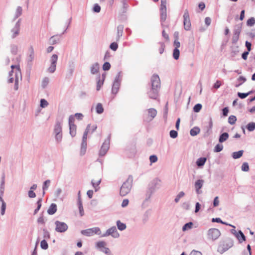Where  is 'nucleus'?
I'll return each mask as SVG.
<instances>
[{
    "instance_id": "1",
    "label": "nucleus",
    "mask_w": 255,
    "mask_h": 255,
    "mask_svg": "<svg viewBox=\"0 0 255 255\" xmlns=\"http://www.w3.org/2000/svg\"><path fill=\"white\" fill-rule=\"evenodd\" d=\"M11 71L9 73V79L8 80L9 83L15 82L14 89L17 90L18 88V81L19 78H21V72L20 70L19 66L18 65H11Z\"/></svg>"
},
{
    "instance_id": "2",
    "label": "nucleus",
    "mask_w": 255,
    "mask_h": 255,
    "mask_svg": "<svg viewBox=\"0 0 255 255\" xmlns=\"http://www.w3.org/2000/svg\"><path fill=\"white\" fill-rule=\"evenodd\" d=\"M132 187V181L128 179L122 185L121 190L120 194L121 196H125L127 195L130 191Z\"/></svg>"
},
{
    "instance_id": "3",
    "label": "nucleus",
    "mask_w": 255,
    "mask_h": 255,
    "mask_svg": "<svg viewBox=\"0 0 255 255\" xmlns=\"http://www.w3.org/2000/svg\"><path fill=\"white\" fill-rule=\"evenodd\" d=\"M167 0H161L160 8V18L162 21H165L167 17Z\"/></svg>"
},
{
    "instance_id": "4",
    "label": "nucleus",
    "mask_w": 255,
    "mask_h": 255,
    "mask_svg": "<svg viewBox=\"0 0 255 255\" xmlns=\"http://www.w3.org/2000/svg\"><path fill=\"white\" fill-rule=\"evenodd\" d=\"M81 234L86 236H92L95 234L101 235V232L99 228L95 227L82 230Z\"/></svg>"
},
{
    "instance_id": "5",
    "label": "nucleus",
    "mask_w": 255,
    "mask_h": 255,
    "mask_svg": "<svg viewBox=\"0 0 255 255\" xmlns=\"http://www.w3.org/2000/svg\"><path fill=\"white\" fill-rule=\"evenodd\" d=\"M184 18V27L186 30H190L191 28V22L189 17V14L187 10H186L183 15Z\"/></svg>"
},
{
    "instance_id": "6",
    "label": "nucleus",
    "mask_w": 255,
    "mask_h": 255,
    "mask_svg": "<svg viewBox=\"0 0 255 255\" xmlns=\"http://www.w3.org/2000/svg\"><path fill=\"white\" fill-rule=\"evenodd\" d=\"M55 224L56 225L55 230L58 232H64L67 230V225L63 222L56 221Z\"/></svg>"
},
{
    "instance_id": "7",
    "label": "nucleus",
    "mask_w": 255,
    "mask_h": 255,
    "mask_svg": "<svg viewBox=\"0 0 255 255\" xmlns=\"http://www.w3.org/2000/svg\"><path fill=\"white\" fill-rule=\"evenodd\" d=\"M111 235L113 237L116 238L119 237V234L118 233L117 230L115 227H113L108 229L106 233L103 235V237H106Z\"/></svg>"
},
{
    "instance_id": "8",
    "label": "nucleus",
    "mask_w": 255,
    "mask_h": 255,
    "mask_svg": "<svg viewBox=\"0 0 255 255\" xmlns=\"http://www.w3.org/2000/svg\"><path fill=\"white\" fill-rule=\"evenodd\" d=\"M151 87L160 88V80L159 76L157 75H153L151 78Z\"/></svg>"
},
{
    "instance_id": "9",
    "label": "nucleus",
    "mask_w": 255,
    "mask_h": 255,
    "mask_svg": "<svg viewBox=\"0 0 255 255\" xmlns=\"http://www.w3.org/2000/svg\"><path fill=\"white\" fill-rule=\"evenodd\" d=\"M208 235L209 238L215 240L220 236V232L217 229H211L208 231Z\"/></svg>"
},
{
    "instance_id": "10",
    "label": "nucleus",
    "mask_w": 255,
    "mask_h": 255,
    "mask_svg": "<svg viewBox=\"0 0 255 255\" xmlns=\"http://www.w3.org/2000/svg\"><path fill=\"white\" fill-rule=\"evenodd\" d=\"M109 148V142L105 141L102 144L99 151L101 156H104L106 154Z\"/></svg>"
},
{
    "instance_id": "11",
    "label": "nucleus",
    "mask_w": 255,
    "mask_h": 255,
    "mask_svg": "<svg viewBox=\"0 0 255 255\" xmlns=\"http://www.w3.org/2000/svg\"><path fill=\"white\" fill-rule=\"evenodd\" d=\"M157 111L155 109L153 108L149 109L147 111V120L149 121L152 120L155 117Z\"/></svg>"
},
{
    "instance_id": "12",
    "label": "nucleus",
    "mask_w": 255,
    "mask_h": 255,
    "mask_svg": "<svg viewBox=\"0 0 255 255\" xmlns=\"http://www.w3.org/2000/svg\"><path fill=\"white\" fill-rule=\"evenodd\" d=\"M159 90V88L151 87L148 92L149 97L151 99H156L158 97Z\"/></svg>"
},
{
    "instance_id": "13",
    "label": "nucleus",
    "mask_w": 255,
    "mask_h": 255,
    "mask_svg": "<svg viewBox=\"0 0 255 255\" xmlns=\"http://www.w3.org/2000/svg\"><path fill=\"white\" fill-rule=\"evenodd\" d=\"M234 245V241L232 239L227 238L224 245V252L232 248Z\"/></svg>"
},
{
    "instance_id": "14",
    "label": "nucleus",
    "mask_w": 255,
    "mask_h": 255,
    "mask_svg": "<svg viewBox=\"0 0 255 255\" xmlns=\"http://www.w3.org/2000/svg\"><path fill=\"white\" fill-rule=\"evenodd\" d=\"M240 243L246 241V237L241 231H239L235 236Z\"/></svg>"
},
{
    "instance_id": "15",
    "label": "nucleus",
    "mask_w": 255,
    "mask_h": 255,
    "mask_svg": "<svg viewBox=\"0 0 255 255\" xmlns=\"http://www.w3.org/2000/svg\"><path fill=\"white\" fill-rule=\"evenodd\" d=\"M57 211V206L55 204H52L47 210V213L49 215L54 214Z\"/></svg>"
},
{
    "instance_id": "16",
    "label": "nucleus",
    "mask_w": 255,
    "mask_h": 255,
    "mask_svg": "<svg viewBox=\"0 0 255 255\" xmlns=\"http://www.w3.org/2000/svg\"><path fill=\"white\" fill-rule=\"evenodd\" d=\"M78 197H79L78 205H79V212H80V215L81 216H82L84 214V211L83 207L82 206V201L80 199V191H79L78 193Z\"/></svg>"
},
{
    "instance_id": "17",
    "label": "nucleus",
    "mask_w": 255,
    "mask_h": 255,
    "mask_svg": "<svg viewBox=\"0 0 255 255\" xmlns=\"http://www.w3.org/2000/svg\"><path fill=\"white\" fill-rule=\"evenodd\" d=\"M203 183L204 181L203 180H198L195 182V187L198 193H199V190L202 188Z\"/></svg>"
},
{
    "instance_id": "18",
    "label": "nucleus",
    "mask_w": 255,
    "mask_h": 255,
    "mask_svg": "<svg viewBox=\"0 0 255 255\" xmlns=\"http://www.w3.org/2000/svg\"><path fill=\"white\" fill-rule=\"evenodd\" d=\"M246 81V78L243 76H240L237 80V82L235 85L236 87H239Z\"/></svg>"
},
{
    "instance_id": "19",
    "label": "nucleus",
    "mask_w": 255,
    "mask_h": 255,
    "mask_svg": "<svg viewBox=\"0 0 255 255\" xmlns=\"http://www.w3.org/2000/svg\"><path fill=\"white\" fill-rule=\"evenodd\" d=\"M101 183V179H98L97 180H92L91 183L93 187L95 188V191H97L99 188L98 186Z\"/></svg>"
},
{
    "instance_id": "20",
    "label": "nucleus",
    "mask_w": 255,
    "mask_h": 255,
    "mask_svg": "<svg viewBox=\"0 0 255 255\" xmlns=\"http://www.w3.org/2000/svg\"><path fill=\"white\" fill-rule=\"evenodd\" d=\"M206 160L207 158L206 157L199 158L196 161V164L199 167L202 166L204 165Z\"/></svg>"
},
{
    "instance_id": "21",
    "label": "nucleus",
    "mask_w": 255,
    "mask_h": 255,
    "mask_svg": "<svg viewBox=\"0 0 255 255\" xmlns=\"http://www.w3.org/2000/svg\"><path fill=\"white\" fill-rule=\"evenodd\" d=\"M120 88V84L118 83V82H115L113 84V87H112V93L113 94H116L119 89Z\"/></svg>"
},
{
    "instance_id": "22",
    "label": "nucleus",
    "mask_w": 255,
    "mask_h": 255,
    "mask_svg": "<svg viewBox=\"0 0 255 255\" xmlns=\"http://www.w3.org/2000/svg\"><path fill=\"white\" fill-rule=\"evenodd\" d=\"M99 66L98 63H95L91 67V72L92 74H95L98 72Z\"/></svg>"
},
{
    "instance_id": "23",
    "label": "nucleus",
    "mask_w": 255,
    "mask_h": 255,
    "mask_svg": "<svg viewBox=\"0 0 255 255\" xmlns=\"http://www.w3.org/2000/svg\"><path fill=\"white\" fill-rule=\"evenodd\" d=\"M87 143L85 141L82 142L80 151V155L82 156L85 154L86 151Z\"/></svg>"
},
{
    "instance_id": "24",
    "label": "nucleus",
    "mask_w": 255,
    "mask_h": 255,
    "mask_svg": "<svg viewBox=\"0 0 255 255\" xmlns=\"http://www.w3.org/2000/svg\"><path fill=\"white\" fill-rule=\"evenodd\" d=\"M244 151L243 150H239L237 152H234L233 153L232 156L234 159H238L241 157L243 154Z\"/></svg>"
},
{
    "instance_id": "25",
    "label": "nucleus",
    "mask_w": 255,
    "mask_h": 255,
    "mask_svg": "<svg viewBox=\"0 0 255 255\" xmlns=\"http://www.w3.org/2000/svg\"><path fill=\"white\" fill-rule=\"evenodd\" d=\"M0 204H1V215H3L4 214L5 209H6V204L0 197Z\"/></svg>"
},
{
    "instance_id": "26",
    "label": "nucleus",
    "mask_w": 255,
    "mask_h": 255,
    "mask_svg": "<svg viewBox=\"0 0 255 255\" xmlns=\"http://www.w3.org/2000/svg\"><path fill=\"white\" fill-rule=\"evenodd\" d=\"M19 25L18 24H16V26L12 29V35L11 36L12 38H14L15 36H16L19 34Z\"/></svg>"
},
{
    "instance_id": "27",
    "label": "nucleus",
    "mask_w": 255,
    "mask_h": 255,
    "mask_svg": "<svg viewBox=\"0 0 255 255\" xmlns=\"http://www.w3.org/2000/svg\"><path fill=\"white\" fill-rule=\"evenodd\" d=\"M70 133L72 136H74L76 134V126L75 125L69 126Z\"/></svg>"
},
{
    "instance_id": "28",
    "label": "nucleus",
    "mask_w": 255,
    "mask_h": 255,
    "mask_svg": "<svg viewBox=\"0 0 255 255\" xmlns=\"http://www.w3.org/2000/svg\"><path fill=\"white\" fill-rule=\"evenodd\" d=\"M54 132L55 133H60L62 132V128L60 123H56L54 128Z\"/></svg>"
},
{
    "instance_id": "29",
    "label": "nucleus",
    "mask_w": 255,
    "mask_h": 255,
    "mask_svg": "<svg viewBox=\"0 0 255 255\" xmlns=\"http://www.w3.org/2000/svg\"><path fill=\"white\" fill-rule=\"evenodd\" d=\"M246 127L249 131H253L255 129V123L251 122L247 125Z\"/></svg>"
},
{
    "instance_id": "30",
    "label": "nucleus",
    "mask_w": 255,
    "mask_h": 255,
    "mask_svg": "<svg viewBox=\"0 0 255 255\" xmlns=\"http://www.w3.org/2000/svg\"><path fill=\"white\" fill-rule=\"evenodd\" d=\"M117 225L119 230L123 231L126 228V225L125 224L122 223L120 221L117 222Z\"/></svg>"
},
{
    "instance_id": "31",
    "label": "nucleus",
    "mask_w": 255,
    "mask_h": 255,
    "mask_svg": "<svg viewBox=\"0 0 255 255\" xmlns=\"http://www.w3.org/2000/svg\"><path fill=\"white\" fill-rule=\"evenodd\" d=\"M128 7V4L126 2L125 0L122 1V7L121 8L120 11L121 13H125L127 11V8Z\"/></svg>"
},
{
    "instance_id": "32",
    "label": "nucleus",
    "mask_w": 255,
    "mask_h": 255,
    "mask_svg": "<svg viewBox=\"0 0 255 255\" xmlns=\"http://www.w3.org/2000/svg\"><path fill=\"white\" fill-rule=\"evenodd\" d=\"M200 129L198 128L194 127L190 130V134L192 136L196 135L200 132Z\"/></svg>"
},
{
    "instance_id": "33",
    "label": "nucleus",
    "mask_w": 255,
    "mask_h": 255,
    "mask_svg": "<svg viewBox=\"0 0 255 255\" xmlns=\"http://www.w3.org/2000/svg\"><path fill=\"white\" fill-rule=\"evenodd\" d=\"M96 110L97 113L102 114L104 111V109L101 103H98L96 107Z\"/></svg>"
},
{
    "instance_id": "34",
    "label": "nucleus",
    "mask_w": 255,
    "mask_h": 255,
    "mask_svg": "<svg viewBox=\"0 0 255 255\" xmlns=\"http://www.w3.org/2000/svg\"><path fill=\"white\" fill-rule=\"evenodd\" d=\"M104 80H101L100 77L99 76L98 78V80L97 82V90L99 91L100 90L101 87L103 85Z\"/></svg>"
},
{
    "instance_id": "35",
    "label": "nucleus",
    "mask_w": 255,
    "mask_h": 255,
    "mask_svg": "<svg viewBox=\"0 0 255 255\" xmlns=\"http://www.w3.org/2000/svg\"><path fill=\"white\" fill-rule=\"evenodd\" d=\"M237 121L236 117L233 115L230 116L228 118V122L230 124L233 125L235 124Z\"/></svg>"
},
{
    "instance_id": "36",
    "label": "nucleus",
    "mask_w": 255,
    "mask_h": 255,
    "mask_svg": "<svg viewBox=\"0 0 255 255\" xmlns=\"http://www.w3.org/2000/svg\"><path fill=\"white\" fill-rule=\"evenodd\" d=\"M193 223L192 222L188 223L183 227L182 230L183 231H185L186 230H189L192 228Z\"/></svg>"
},
{
    "instance_id": "37",
    "label": "nucleus",
    "mask_w": 255,
    "mask_h": 255,
    "mask_svg": "<svg viewBox=\"0 0 255 255\" xmlns=\"http://www.w3.org/2000/svg\"><path fill=\"white\" fill-rule=\"evenodd\" d=\"M106 245V244L104 241H100L97 242L96 244L97 247L100 249L101 250L105 248Z\"/></svg>"
},
{
    "instance_id": "38",
    "label": "nucleus",
    "mask_w": 255,
    "mask_h": 255,
    "mask_svg": "<svg viewBox=\"0 0 255 255\" xmlns=\"http://www.w3.org/2000/svg\"><path fill=\"white\" fill-rule=\"evenodd\" d=\"M180 52L178 49H174L173 53V56L176 60L178 59L179 57Z\"/></svg>"
},
{
    "instance_id": "39",
    "label": "nucleus",
    "mask_w": 255,
    "mask_h": 255,
    "mask_svg": "<svg viewBox=\"0 0 255 255\" xmlns=\"http://www.w3.org/2000/svg\"><path fill=\"white\" fill-rule=\"evenodd\" d=\"M255 24V19L254 17L249 18L247 22L248 26H252Z\"/></svg>"
},
{
    "instance_id": "40",
    "label": "nucleus",
    "mask_w": 255,
    "mask_h": 255,
    "mask_svg": "<svg viewBox=\"0 0 255 255\" xmlns=\"http://www.w3.org/2000/svg\"><path fill=\"white\" fill-rule=\"evenodd\" d=\"M58 59V56L56 54H53L51 57V64L56 65V62Z\"/></svg>"
},
{
    "instance_id": "41",
    "label": "nucleus",
    "mask_w": 255,
    "mask_h": 255,
    "mask_svg": "<svg viewBox=\"0 0 255 255\" xmlns=\"http://www.w3.org/2000/svg\"><path fill=\"white\" fill-rule=\"evenodd\" d=\"M251 93H252V91L249 92L247 93H243L238 92V96L241 99H244V98H246L248 95H249Z\"/></svg>"
},
{
    "instance_id": "42",
    "label": "nucleus",
    "mask_w": 255,
    "mask_h": 255,
    "mask_svg": "<svg viewBox=\"0 0 255 255\" xmlns=\"http://www.w3.org/2000/svg\"><path fill=\"white\" fill-rule=\"evenodd\" d=\"M242 170L247 172L249 170V166L248 163L244 162L242 165Z\"/></svg>"
},
{
    "instance_id": "43",
    "label": "nucleus",
    "mask_w": 255,
    "mask_h": 255,
    "mask_svg": "<svg viewBox=\"0 0 255 255\" xmlns=\"http://www.w3.org/2000/svg\"><path fill=\"white\" fill-rule=\"evenodd\" d=\"M40 246L41 248L44 250H46L48 247V245L45 240H43L41 242Z\"/></svg>"
},
{
    "instance_id": "44",
    "label": "nucleus",
    "mask_w": 255,
    "mask_h": 255,
    "mask_svg": "<svg viewBox=\"0 0 255 255\" xmlns=\"http://www.w3.org/2000/svg\"><path fill=\"white\" fill-rule=\"evenodd\" d=\"M159 52L160 53V54H162L163 53L164 51V49H165V44L163 42H160L159 43Z\"/></svg>"
},
{
    "instance_id": "45",
    "label": "nucleus",
    "mask_w": 255,
    "mask_h": 255,
    "mask_svg": "<svg viewBox=\"0 0 255 255\" xmlns=\"http://www.w3.org/2000/svg\"><path fill=\"white\" fill-rule=\"evenodd\" d=\"M157 159L158 158L157 156L155 155H151L149 157V160L151 164L156 162L157 161Z\"/></svg>"
},
{
    "instance_id": "46",
    "label": "nucleus",
    "mask_w": 255,
    "mask_h": 255,
    "mask_svg": "<svg viewBox=\"0 0 255 255\" xmlns=\"http://www.w3.org/2000/svg\"><path fill=\"white\" fill-rule=\"evenodd\" d=\"M42 200L40 199L37 202V207L34 211V214H36L41 207Z\"/></svg>"
},
{
    "instance_id": "47",
    "label": "nucleus",
    "mask_w": 255,
    "mask_h": 255,
    "mask_svg": "<svg viewBox=\"0 0 255 255\" xmlns=\"http://www.w3.org/2000/svg\"><path fill=\"white\" fill-rule=\"evenodd\" d=\"M110 67L111 65L109 62H105L103 65V69L105 71L109 70Z\"/></svg>"
},
{
    "instance_id": "48",
    "label": "nucleus",
    "mask_w": 255,
    "mask_h": 255,
    "mask_svg": "<svg viewBox=\"0 0 255 255\" xmlns=\"http://www.w3.org/2000/svg\"><path fill=\"white\" fill-rule=\"evenodd\" d=\"M201 108L202 105L200 104H197L194 107V111L195 112H199L201 110Z\"/></svg>"
},
{
    "instance_id": "49",
    "label": "nucleus",
    "mask_w": 255,
    "mask_h": 255,
    "mask_svg": "<svg viewBox=\"0 0 255 255\" xmlns=\"http://www.w3.org/2000/svg\"><path fill=\"white\" fill-rule=\"evenodd\" d=\"M48 105V102L45 99H41L40 100V106L42 108H45Z\"/></svg>"
},
{
    "instance_id": "50",
    "label": "nucleus",
    "mask_w": 255,
    "mask_h": 255,
    "mask_svg": "<svg viewBox=\"0 0 255 255\" xmlns=\"http://www.w3.org/2000/svg\"><path fill=\"white\" fill-rule=\"evenodd\" d=\"M224 225H229L230 226H231L233 228V229H231L230 230V232L231 233L233 234L234 236L236 235V234L238 232H237L236 230H235V227L233 225H231L230 224H228V223H226L224 222Z\"/></svg>"
},
{
    "instance_id": "51",
    "label": "nucleus",
    "mask_w": 255,
    "mask_h": 255,
    "mask_svg": "<svg viewBox=\"0 0 255 255\" xmlns=\"http://www.w3.org/2000/svg\"><path fill=\"white\" fill-rule=\"evenodd\" d=\"M110 48L114 51H116L118 47V45L116 42H113L110 45Z\"/></svg>"
},
{
    "instance_id": "52",
    "label": "nucleus",
    "mask_w": 255,
    "mask_h": 255,
    "mask_svg": "<svg viewBox=\"0 0 255 255\" xmlns=\"http://www.w3.org/2000/svg\"><path fill=\"white\" fill-rule=\"evenodd\" d=\"M89 127H88L87 128L86 130L85 131L83 136V142L85 141V143H86L87 134H88V133L89 132Z\"/></svg>"
},
{
    "instance_id": "53",
    "label": "nucleus",
    "mask_w": 255,
    "mask_h": 255,
    "mask_svg": "<svg viewBox=\"0 0 255 255\" xmlns=\"http://www.w3.org/2000/svg\"><path fill=\"white\" fill-rule=\"evenodd\" d=\"M101 251L107 254V255H112L110 250L108 248H104L101 249Z\"/></svg>"
},
{
    "instance_id": "54",
    "label": "nucleus",
    "mask_w": 255,
    "mask_h": 255,
    "mask_svg": "<svg viewBox=\"0 0 255 255\" xmlns=\"http://www.w3.org/2000/svg\"><path fill=\"white\" fill-rule=\"evenodd\" d=\"M50 183V181L49 180H47L44 182V184L43 186V190H46L48 188Z\"/></svg>"
},
{
    "instance_id": "55",
    "label": "nucleus",
    "mask_w": 255,
    "mask_h": 255,
    "mask_svg": "<svg viewBox=\"0 0 255 255\" xmlns=\"http://www.w3.org/2000/svg\"><path fill=\"white\" fill-rule=\"evenodd\" d=\"M56 65L51 64L50 66L48 69V70L50 73H53L55 71L56 69Z\"/></svg>"
},
{
    "instance_id": "56",
    "label": "nucleus",
    "mask_w": 255,
    "mask_h": 255,
    "mask_svg": "<svg viewBox=\"0 0 255 255\" xmlns=\"http://www.w3.org/2000/svg\"><path fill=\"white\" fill-rule=\"evenodd\" d=\"M223 149V146L221 144H217L215 147V149H214V151L215 152H220Z\"/></svg>"
},
{
    "instance_id": "57",
    "label": "nucleus",
    "mask_w": 255,
    "mask_h": 255,
    "mask_svg": "<svg viewBox=\"0 0 255 255\" xmlns=\"http://www.w3.org/2000/svg\"><path fill=\"white\" fill-rule=\"evenodd\" d=\"M177 132L174 130H172L170 131V136L172 138H176L177 136Z\"/></svg>"
},
{
    "instance_id": "58",
    "label": "nucleus",
    "mask_w": 255,
    "mask_h": 255,
    "mask_svg": "<svg viewBox=\"0 0 255 255\" xmlns=\"http://www.w3.org/2000/svg\"><path fill=\"white\" fill-rule=\"evenodd\" d=\"M240 33H241V29L239 27H238L237 28H236L234 30L233 35L239 36Z\"/></svg>"
},
{
    "instance_id": "59",
    "label": "nucleus",
    "mask_w": 255,
    "mask_h": 255,
    "mask_svg": "<svg viewBox=\"0 0 255 255\" xmlns=\"http://www.w3.org/2000/svg\"><path fill=\"white\" fill-rule=\"evenodd\" d=\"M75 119L74 117L71 116L69 118V126L71 125H74Z\"/></svg>"
},
{
    "instance_id": "60",
    "label": "nucleus",
    "mask_w": 255,
    "mask_h": 255,
    "mask_svg": "<svg viewBox=\"0 0 255 255\" xmlns=\"http://www.w3.org/2000/svg\"><path fill=\"white\" fill-rule=\"evenodd\" d=\"M93 10L96 12H99L101 10V7L98 4H95Z\"/></svg>"
},
{
    "instance_id": "61",
    "label": "nucleus",
    "mask_w": 255,
    "mask_h": 255,
    "mask_svg": "<svg viewBox=\"0 0 255 255\" xmlns=\"http://www.w3.org/2000/svg\"><path fill=\"white\" fill-rule=\"evenodd\" d=\"M175 49H178L180 46V43L177 40H175L173 43Z\"/></svg>"
},
{
    "instance_id": "62",
    "label": "nucleus",
    "mask_w": 255,
    "mask_h": 255,
    "mask_svg": "<svg viewBox=\"0 0 255 255\" xmlns=\"http://www.w3.org/2000/svg\"><path fill=\"white\" fill-rule=\"evenodd\" d=\"M205 22L207 26H209L211 23V19L209 17H206L205 19Z\"/></svg>"
},
{
    "instance_id": "63",
    "label": "nucleus",
    "mask_w": 255,
    "mask_h": 255,
    "mask_svg": "<svg viewBox=\"0 0 255 255\" xmlns=\"http://www.w3.org/2000/svg\"><path fill=\"white\" fill-rule=\"evenodd\" d=\"M129 201L128 199H124L123 201V202L122 203V207H127Z\"/></svg>"
},
{
    "instance_id": "64",
    "label": "nucleus",
    "mask_w": 255,
    "mask_h": 255,
    "mask_svg": "<svg viewBox=\"0 0 255 255\" xmlns=\"http://www.w3.org/2000/svg\"><path fill=\"white\" fill-rule=\"evenodd\" d=\"M190 255H202V253L199 251H193Z\"/></svg>"
}]
</instances>
